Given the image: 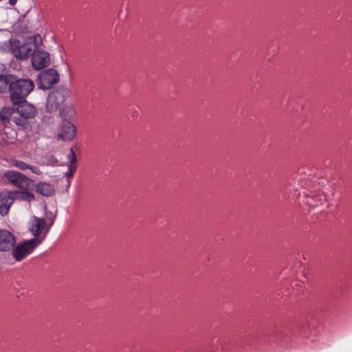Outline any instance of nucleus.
<instances>
[{"label":"nucleus","mask_w":352,"mask_h":352,"mask_svg":"<svg viewBox=\"0 0 352 352\" xmlns=\"http://www.w3.org/2000/svg\"><path fill=\"white\" fill-rule=\"evenodd\" d=\"M42 43V38L39 34L28 37L25 42L20 45L19 41L12 42V47H15L17 50H14L15 57L18 59H26L38 50Z\"/></svg>","instance_id":"obj_3"},{"label":"nucleus","mask_w":352,"mask_h":352,"mask_svg":"<svg viewBox=\"0 0 352 352\" xmlns=\"http://www.w3.org/2000/svg\"><path fill=\"white\" fill-rule=\"evenodd\" d=\"M2 0H0V1H1Z\"/></svg>","instance_id":"obj_25"},{"label":"nucleus","mask_w":352,"mask_h":352,"mask_svg":"<svg viewBox=\"0 0 352 352\" xmlns=\"http://www.w3.org/2000/svg\"><path fill=\"white\" fill-rule=\"evenodd\" d=\"M69 94V89L63 86L58 87L50 93L46 103V111L47 112L56 111L63 104Z\"/></svg>","instance_id":"obj_5"},{"label":"nucleus","mask_w":352,"mask_h":352,"mask_svg":"<svg viewBox=\"0 0 352 352\" xmlns=\"http://www.w3.org/2000/svg\"><path fill=\"white\" fill-rule=\"evenodd\" d=\"M298 191V188H296V189L294 190V192H297Z\"/></svg>","instance_id":"obj_23"},{"label":"nucleus","mask_w":352,"mask_h":352,"mask_svg":"<svg viewBox=\"0 0 352 352\" xmlns=\"http://www.w3.org/2000/svg\"><path fill=\"white\" fill-rule=\"evenodd\" d=\"M68 160H69L68 164V171L66 173V176L68 178H72L74 176V173L76 170L77 164H76V157L73 148H70L69 154L67 156Z\"/></svg>","instance_id":"obj_14"},{"label":"nucleus","mask_w":352,"mask_h":352,"mask_svg":"<svg viewBox=\"0 0 352 352\" xmlns=\"http://www.w3.org/2000/svg\"><path fill=\"white\" fill-rule=\"evenodd\" d=\"M138 114V111L137 109H134L132 113V116H137Z\"/></svg>","instance_id":"obj_22"},{"label":"nucleus","mask_w":352,"mask_h":352,"mask_svg":"<svg viewBox=\"0 0 352 352\" xmlns=\"http://www.w3.org/2000/svg\"><path fill=\"white\" fill-rule=\"evenodd\" d=\"M76 136V127L69 120H63L60 132L57 134V139L63 141H71Z\"/></svg>","instance_id":"obj_10"},{"label":"nucleus","mask_w":352,"mask_h":352,"mask_svg":"<svg viewBox=\"0 0 352 352\" xmlns=\"http://www.w3.org/2000/svg\"><path fill=\"white\" fill-rule=\"evenodd\" d=\"M50 54L45 51L37 50L32 56V65L36 70L46 67L50 64Z\"/></svg>","instance_id":"obj_11"},{"label":"nucleus","mask_w":352,"mask_h":352,"mask_svg":"<svg viewBox=\"0 0 352 352\" xmlns=\"http://www.w3.org/2000/svg\"><path fill=\"white\" fill-rule=\"evenodd\" d=\"M55 216L52 217L49 225L47 224V221L45 218H38L33 217L31 222L30 230L34 236V238L38 239L43 232L47 233L50 228L52 226L54 221Z\"/></svg>","instance_id":"obj_8"},{"label":"nucleus","mask_w":352,"mask_h":352,"mask_svg":"<svg viewBox=\"0 0 352 352\" xmlns=\"http://www.w3.org/2000/svg\"><path fill=\"white\" fill-rule=\"evenodd\" d=\"M36 191L43 196L50 197L54 194V188L48 183L41 182L36 186Z\"/></svg>","instance_id":"obj_15"},{"label":"nucleus","mask_w":352,"mask_h":352,"mask_svg":"<svg viewBox=\"0 0 352 352\" xmlns=\"http://www.w3.org/2000/svg\"><path fill=\"white\" fill-rule=\"evenodd\" d=\"M324 206H325V204H324V205L322 208H324ZM326 208H328V206H326Z\"/></svg>","instance_id":"obj_24"},{"label":"nucleus","mask_w":352,"mask_h":352,"mask_svg":"<svg viewBox=\"0 0 352 352\" xmlns=\"http://www.w3.org/2000/svg\"><path fill=\"white\" fill-rule=\"evenodd\" d=\"M15 243L16 239L12 233L6 230H0V251H10Z\"/></svg>","instance_id":"obj_12"},{"label":"nucleus","mask_w":352,"mask_h":352,"mask_svg":"<svg viewBox=\"0 0 352 352\" xmlns=\"http://www.w3.org/2000/svg\"><path fill=\"white\" fill-rule=\"evenodd\" d=\"M298 197L303 204L313 208H320L326 201V196L322 192L312 190L298 192Z\"/></svg>","instance_id":"obj_4"},{"label":"nucleus","mask_w":352,"mask_h":352,"mask_svg":"<svg viewBox=\"0 0 352 352\" xmlns=\"http://www.w3.org/2000/svg\"><path fill=\"white\" fill-rule=\"evenodd\" d=\"M14 200L19 199L28 202H32L35 200V196L33 193L27 191H11Z\"/></svg>","instance_id":"obj_16"},{"label":"nucleus","mask_w":352,"mask_h":352,"mask_svg":"<svg viewBox=\"0 0 352 352\" xmlns=\"http://www.w3.org/2000/svg\"><path fill=\"white\" fill-rule=\"evenodd\" d=\"M4 175L10 183L23 190L28 189L30 183L32 182L31 179L17 171L8 170Z\"/></svg>","instance_id":"obj_9"},{"label":"nucleus","mask_w":352,"mask_h":352,"mask_svg":"<svg viewBox=\"0 0 352 352\" xmlns=\"http://www.w3.org/2000/svg\"><path fill=\"white\" fill-rule=\"evenodd\" d=\"M14 104L15 115L12 117V122L19 126L26 128L30 124L29 119L34 118L37 114L36 107L25 100Z\"/></svg>","instance_id":"obj_2"},{"label":"nucleus","mask_w":352,"mask_h":352,"mask_svg":"<svg viewBox=\"0 0 352 352\" xmlns=\"http://www.w3.org/2000/svg\"><path fill=\"white\" fill-rule=\"evenodd\" d=\"M42 239L36 238L18 244L12 250V256L17 261H21L27 257L40 244Z\"/></svg>","instance_id":"obj_6"},{"label":"nucleus","mask_w":352,"mask_h":352,"mask_svg":"<svg viewBox=\"0 0 352 352\" xmlns=\"http://www.w3.org/2000/svg\"><path fill=\"white\" fill-rule=\"evenodd\" d=\"M295 185L301 186L304 189L309 188V183L307 181H304L301 177H296L295 178Z\"/></svg>","instance_id":"obj_18"},{"label":"nucleus","mask_w":352,"mask_h":352,"mask_svg":"<svg viewBox=\"0 0 352 352\" xmlns=\"http://www.w3.org/2000/svg\"><path fill=\"white\" fill-rule=\"evenodd\" d=\"M14 202L11 191L0 192V214L5 216L8 213L9 209Z\"/></svg>","instance_id":"obj_13"},{"label":"nucleus","mask_w":352,"mask_h":352,"mask_svg":"<svg viewBox=\"0 0 352 352\" xmlns=\"http://www.w3.org/2000/svg\"><path fill=\"white\" fill-rule=\"evenodd\" d=\"M28 169H30L32 170V173H35V174H37V175H41V171L40 170V169L36 166H30V168H29Z\"/></svg>","instance_id":"obj_20"},{"label":"nucleus","mask_w":352,"mask_h":352,"mask_svg":"<svg viewBox=\"0 0 352 352\" xmlns=\"http://www.w3.org/2000/svg\"><path fill=\"white\" fill-rule=\"evenodd\" d=\"M34 87V85L30 79L19 78L12 74L0 75V93L9 92L13 104L25 100Z\"/></svg>","instance_id":"obj_1"},{"label":"nucleus","mask_w":352,"mask_h":352,"mask_svg":"<svg viewBox=\"0 0 352 352\" xmlns=\"http://www.w3.org/2000/svg\"><path fill=\"white\" fill-rule=\"evenodd\" d=\"M38 87L42 89H50L54 84L59 80V74L54 69H47L43 71L38 76Z\"/></svg>","instance_id":"obj_7"},{"label":"nucleus","mask_w":352,"mask_h":352,"mask_svg":"<svg viewBox=\"0 0 352 352\" xmlns=\"http://www.w3.org/2000/svg\"><path fill=\"white\" fill-rule=\"evenodd\" d=\"M14 115H15V108L4 107L0 111V118L4 122L9 121L10 119L12 120Z\"/></svg>","instance_id":"obj_17"},{"label":"nucleus","mask_w":352,"mask_h":352,"mask_svg":"<svg viewBox=\"0 0 352 352\" xmlns=\"http://www.w3.org/2000/svg\"><path fill=\"white\" fill-rule=\"evenodd\" d=\"M17 0H9V4L10 6H14L16 3Z\"/></svg>","instance_id":"obj_21"},{"label":"nucleus","mask_w":352,"mask_h":352,"mask_svg":"<svg viewBox=\"0 0 352 352\" xmlns=\"http://www.w3.org/2000/svg\"><path fill=\"white\" fill-rule=\"evenodd\" d=\"M14 165L21 169V170H25V169H28L29 168H30V166L28 165V164L22 162V161H20V160H16L14 162Z\"/></svg>","instance_id":"obj_19"}]
</instances>
